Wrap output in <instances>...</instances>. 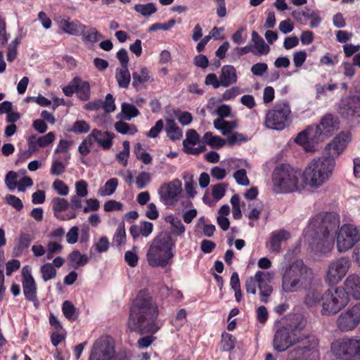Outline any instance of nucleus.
Returning a JSON list of instances; mask_svg holds the SVG:
<instances>
[{"instance_id":"nucleus-2","label":"nucleus","mask_w":360,"mask_h":360,"mask_svg":"<svg viewBox=\"0 0 360 360\" xmlns=\"http://www.w3.org/2000/svg\"><path fill=\"white\" fill-rule=\"evenodd\" d=\"M306 326L307 320L301 314H289L283 318L274 336V350L282 352L302 343L289 352L288 360H307V356L316 354L319 340L305 333Z\"/></svg>"},{"instance_id":"nucleus-14","label":"nucleus","mask_w":360,"mask_h":360,"mask_svg":"<svg viewBox=\"0 0 360 360\" xmlns=\"http://www.w3.org/2000/svg\"><path fill=\"white\" fill-rule=\"evenodd\" d=\"M340 128L339 119L332 115L326 114L321 119L319 124L314 127L315 139L316 141H323Z\"/></svg>"},{"instance_id":"nucleus-6","label":"nucleus","mask_w":360,"mask_h":360,"mask_svg":"<svg viewBox=\"0 0 360 360\" xmlns=\"http://www.w3.org/2000/svg\"><path fill=\"white\" fill-rule=\"evenodd\" d=\"M336 166L333 157L323 154L314 158L307 167L304 174L312 187L318 188L327 182L332 176Z\"/></svg>"},{"instance_id":"nucleus-43","label":"nucleus","mask_w":360,"mask_h":360,"mask_svg":"<svg viewBox=\"0 0 360 360\" xmlns=\"http://www.w3.org/2000/svg\"><path fill=\"white\" fill-rule=\"evenodd\" d=\"M313 12L314 11L309 8H305L302 11H294L292 13V16L298 22L305 24L307 19L313 17Z\"/></svg>"},{"instance_id":"nucleus-7","label":"nucleus","mask_w":360,"mask_h":360,"mask_svg":"<svg viewBox=\"0 0 360 360\" xmlns=\"http://www.w3.org/2000/svg\"><path fill=\"white\" fill-rule=\"evenodd\" d=\"M301 174L289 165L276 167L272 174L273 191L276 193L297 191Z\"/></svg>"},{"instance_id":"nucleus-27","label":"nucleus","mask_w":360,"mask_h":360,"mask_svg":"<svg viewBox=\"0 0 360 360\" xmlns=\"http://www.w3.org/2000/svg\"><path fill=\"white\" fill-rule=\"evenodd\" d=\"M165 220L172 225V229L170 231H162V233H169L173 238H174V236H181L184 233L185 226L178 217L169 215L166 217Z\"/></svg>"},{"instance_id":"nucleus-52","label":"nucleus","mask_w":360,"mask_h":360,"mask_svg":"<svg viewBox=\"0 0 360 360\" xmlns=\"http://www.w3.org/2000/svg\"><path fill=\"white\" fill-rule=\"evenodd\" d=\"M6 202L14 207L16 210L20 211L23 208L22 200L15 195L8 194L5 197Z\"/></svg>"},{"instance_id":"nucleus-31","label":"nucleus","mask_w":360,"mask_h":360,"mask_svg":"<svg viewBox=\"0 0 360 360\" xmlns=\"http://www.w3.org/2000/svg\"><path fill=\"white\" fill-rule=\"evenodd\" d=\"M115 78L120 87L127 88L131 81V75L128 68H117L115 71Z\"/></svg>"},{"instance_id":"nucleus-63","label":"nucleus","mask_w":360,"mask_h":360,"mask_svg":"<svg viewBox=\"0 0 360 360\" xmlns=\"http://www.w3.org/2000/svg\"><path fill=\"white\" fill-rule=\"evenodd\" d=\"M87 187L88 184L85 181L81 180L77 181L75 184L76 195L81 197H86L88 195Z\"/></svg>"},{"instance_id":"nucleus-5","label":"nucleus","mask_w":360,"mask_h":360,"mask_svg":"<svg viewBox=\"0 0 360 360\" xmlns=\"http://www.w3.org/2000/svg\"><path fill=\"white\" fill-rule=\"evenodd\" d=\"M176 239L167 233H160L151 241L146 252L148 265L165 268L171 265L174 257Z\"/></svg>"},{"instance_id":"nucleus-24","label":"nucleus","mask_w":360,"mask_h":360,"mask_svg":"<svg viewBox=\"0 0 360 360\" xmlns=\"http://www.w3.org/2000/svg\"><path fill=\"white\" fill-rule=\"evenodd\" d=\"M221 86L228 87L236 83L238 77L236 68L231 65H224L219 75Z\"/></svg>"},{"instance_id":"nucleus-40","label":"nucleus","mask_w":360,"mask_h":360,"mask_svg":"<svg viewBox=\"0 0 360 360\" xmlns=\"http://www.w3.org/2000/svg\"><path fill=\"white\" fill-rule=\"evenodd\" d=\"M34 240V237L29 233H20L16 247L18 251L22 252L29 248L30 243Z\"/></svg>"},{"instance_id":"nucleus-58","label":"nucleus","mask_w":360,"mask_h":360,"mask_svg":"<svg viewBox=\"0 0 360 360\" xmlns=\"http://www.w3.org/2000/svg\"><path fill=\"white\" fill-rule=\"evenodd\" d=\"M56 135L53 132H49L47 134L43 136L38 137L37 139V144L39 147L44 148L51 143H53L55 140Z\"/></svg>"},{"instance_id":"nucleus-22","label":"nucleus","mask_w":360,"mask_h":360,"mask_svg":"<svg viewBox=\"0 0 360 360\" xmlns=\"http://www.w3.org/2000/svg\"><path fill=\"white\" fill-rule=\"evenodd\" d=\"M295 141L302 146L305 150L311 152L314 150V146L310 144V141L318 143L315 139V131L314 127H309L306 130L298 134Z\"/></svg>"},{"instance_id":"nucleus-41","label":"nucleus","mask_w":360,"mask_h":360,"mask_svg":"<svg viewBox=\"0 0 360 360\" xmlns=\"http://www.w3.org/2000/svg\"><path fill=\"white\" fill-rule=\"evenodd\" d=\"M42 279L44 281L53 279L56 276V270L53 264L45 263L40 268Z\"/></svg>"},{"instance_id":"nucleus-36","label":"nucleus","mask_w":360,"mask_h":360,"mask_svg":"<svg viewBox=\"0 0 360 360\" xmlns=\"http://www.w3.org/2000/svg\"><path fill=\"white\" fill-rule=\"evenodd\" d=\"M132 86L138 89L139 86L150 79L149 72L146 68H142L140 72L132 73Z\"/></svg>"},{"instance_id":"nucleus-28","label":"nucleus","mask_w":360,"mask_h":360,"mask_svg":"<svg viewBox=\"0 0 360 360\" xmlns=\"http://www.w3.org/2000/svg\"><path fill=\"white\" fill-rule=\"evenodd\" d=\"M214 127L215 129L221 131L224 136L229 135L237 128L238 123L236 120L226 121L224 119H215L214 120Z\"/></svg>"},{"instance_id":"nucleus-34","label":"nucleus","mask_w":360,"mask_h":360,"mask_svg":"<svg viewBox=\"0 0 360 360\" xmlns=\"http://www.w3.org/2000/svg\"><path fill=\"white\" fill-rule=\"evenodd\" d=\"M75 93L77 97L84 101H86L90 98V85L88 82L83 81L79 78L76 86Z\"/></svg>"},{"instance_id":"nucleus-50","label":"nucleus","mask_w":360,"mask_h":360,"mask_svg":"<svg viewBox=\"0 0 360 360\" xmlns=\"http://www.w3.org/2000/svg\"><path fill=\"white\" fill-rule=\"evenodd\" d=\"M233 177L239 185L246 186L250 184V181L247 176L246 170L244 169H240L235 172L233 174Z\"/></svg>"},{"instance_id":"nucleus-39","label":"nucleus","mask_w":360,"mask_h":360,"mask_svg":"<svg viewBox=\"0 0 360 360\" xmlns=\"http://www.w3.org/2000/svg\"><path fill=\"white\" fill-rule=\"evenodd\" d=\"M134 10L144 17H149L156 13L157 8L154 3H148L146 4H136Z\"/></svg>"},{"instance_id":"nucleus-48","label":"nucleus","mask_w":360,"mask_h":360,"mask_svg":"<svg viewBox=\"0 0 360 360\" xmlns=\"http://www.w3.org/2000/svg\"><path fill=\"white\" fill-rule=\"evenodd\" d=\"M151 180L150 174L146 172H141L136 179V184L139 189L144 188Z\"/></svg>"},{"instance_id":"nucleus-33","label":"nucleus","mask_w":360,"mask_h":360,"mask_svg":"<svg viewBox=\"0 0 360 360\" xmlns=\"http://www.w3.org/2000/svg\"><path fill=\"white\" fill-rule=\"evenodd\" d=\"M323 302V294L317 289L309 290L304 298V303L309 307H315Z\"/></svg>"},{"instance_id":"nucleus-26","label":"nucleus","mask_w":360,"mask_h":360,"mask_svg":"<svg viewBox=\"0 0 360 360\" xmlns=\"http://www.w3.org/2000/svg\"><path fill=\"white\" fill-rule=\"evenodd\" d=\"M290 238V233L285 230H278L272 233L270 239L271 249L273 252H278L281 250V243Z\"/></svg>"},{"instance_id":"nucleus-23","label":"nucleus","mask_w":360,"mask_h":360,"mask_svg":"<svg viewBox=\"0 0 360 360\" xmlns=\"http://www.w3.org/2000/svg\"><path fill=\"white\" fill-rule=\"evenodd\" d=\"M91 136L104 150H108L112 147V139L115 136L114 133L102 131L96 129L92 130Z\"/></svg>"},{"instance_id":"nucleus-47","label":"nucleus","mask_w":360,"mask_h":360,"mask_svg":"<svg viewBox=\"0 0 360 360\" xmlns=\"http://www.w3.org/2000/svg\"><path fill=\"white\" fill-rule=\"evenodd\" d=\"M186 311L184 309H181L177 313L175 319L172 321V324L176 328V330H179L186 323Z\"/></svg>"},{"instance_id":"nucleus-45","label":"nucleus","mask_w":360,"mask_h":360,"mask_svg":"<svg viewBox=\"0 0 360 360\" xmlns=\"http://www.w3.org/2000/svg\"><path fill=\"white\" fill-rule=\"evenodd\" d=\"M62 310H63V313L64 316L68 319H69V320H75L76 319V316H75V312H76V309L71 302H70L68 300L65 301L63 303Z\"/></svg>"},{"instance_id":"nucleus-56","label":"nucleus","mask_w":360,"mask_h":360,"mask_svg":"<svg viewBox=\"0 0 360 360\" xmlns=\"http://www.w3.org/2000/svg\"><path fill=\"white\" fill-rule=\"evenodd\" d=\"M247 137L243 134L234 132L229 134L226 139V142L229 146H233L236 143H240L243 141H246Z\"/></svg>"},{"instance_id":"nucleus-16","label":"nucleus","mask_w":360,"mask_h":360,"mask_svg":"<svg viewBox=\"0 0 360 360\" xmlns=\"http://www.w3.org/2000/svg\"><path fill=\"white\" fill-rule=\"evenodd\" d=\"M351 141V134L349 132L342 131L327 144L324 149V154L333 157L334 160L343 152L347 143Z\"/></svg>"},{"instance_id":"nucleus-19","label":"nucleus","mask_w":360,"mask_h":360,"mask_svg":"<svg viewBox=\"0 0 360 360\" xmlns=\"http://www.w3.org/2000/svg\"><path fill=\"white\" fill-rule=\"evenodd\" d=\"M52 210L54 217L61 221H67L75 219L77 216L75 212L69 211L65 214H61L60 212L65 211L70 207V202L65 198L55 197L51 200Z\"/></svg>"},{"instance_id":"nucleus-9","label":"nucleus","mask_w":360,"mask_h":360,"mask_svg":"<svg viewBox=\"0 0 360 360\" xmlns=\"http://www.w3.org/2000/svg\"><path fill=\"white\" fill-rule=\"evenodd\" d=\"M291 115V108L288 102L276 103L271 110L266 112L264 125L270 129L283 130L290 125Z\"/></svg>"},{"instance_id":"nucleus-51","label":"nucleus","mask_w":360,"mask_h":360,"mask_svg":"<svg viewBox=\"0 0 360 360\" xmlns=\"http://www.w3.org/2000/svg\"><path fill=\"white\" fill-rule=\"evenodd\" d=\"M90 130V126L89 124L84 120H77L76 121L70 131L75 132V133H86Z\"/></svg>"},{"instance_id":"nucleus-49","label":"nucleus","mask_w":360,"mask_h":360,"mask_svg":"<svg viewBox=\"0 0 360 360\" xmlns=\"http://www.w3.org/2000/svg\"><path fill=\"white\" fill-rule=\"evenodd\" d=\"M199 135L195 129H188L186 131V139L183 141L184 149L188 148L187 143L195 145L199 141Z\"/></svg>"},{"instance_id":"nucleus-15","label":"nucleus","mask_w":360,"mask_h":360,"mask_svg":"<svg viewBox=\"0 0 360 360\" xmlns=\"http://www.w3.org/2000/svg\"><path fill=\"white\" fill-rule=\"evenodd\" d=\"M338 113L345 119L360 117V96H348L339 103Z\"/></svg>"},{"instance_id":"nucleus-61","label":"nucleus","mask_w":360,"mask_h":360,"mask_svg":"<svg viewBox=\"0 0 360 360\" xmlns=\"http://www.w3.org/2000/svg\"><path fill=\"white\" fill-rule=\"evenodd\" d=\"M268 65L265 63H257L251 67L252 73L257 77H262L267 71Z\"/></svg>"},{"instance_id":"nucleus-17","label":"nucleus","mask_w":360,"mask_h":360,"mask_svg":"<svg viewBox=\"0 0 360 360\" xmlns=\"http://www.w3.org/2000/svg\"><path fill=\"white\" fill-rule=\"evenodd\" d=\"M273 277V274L269 271H258L256 272V280L259 290L260 300L264 303L267 302V298L273 292V288L270 285Z\"/></svg>"},{"instance_id":"nucleus-42","label":"nucleus","mask_w":360,"mask_h":360,"mask_svg":"<svg viewBox=\"0 0 360 360\" xmlns=\"http://www.w3.org/2000/svg\"><path fill=\"white\" fill-rule=\"evenodd\" d=\"M236 338L224 333L221 335V347L223 351H230L235 347Z\"/></svg>"},{"instance_id":"nucleus-13","label":"nucleus","mask_w":360,"mask_h":360,"mask_svg":"<svg viewBox=\"0 0 360 360\" xmlns=\"http://www.w3.org/2000/svg\"><path fill=\"white\" fill-rule=\"evenodd\" d=\"M351 266L348 257H341L331 262L328 268L326 281L330 285L339 283L346 275Z\"/></svg>"},{"instance_id":"nucleus-21","label":"nucleus","mask_w":360,"mask_h":360,"mask_svg":"<svg viewBox=\"0 0 360 360\" xmlns=\"http://www.w3.org/2000/svg\"><path fill=\"white\" fill-rule=\"evenodd\" d=\"M347 299L352 296L355 300L360 299V276L352 274L349 275L345 281L343 288Z\"/></svg>"},{"instance_id":"nucleus-57","label":"nucleus","mask_w":360,"mask_h":360,"mask_svg":"<svg viewBox=\"0 0 360 360\" xmlns=\"http://www.w3.org/2000/svg\"><path fill=\"white\" fill-rule=\"evenodd\" d=\"M53 189L60 195H67L69 193V187L60 179H56L53 183Z\"/></svg>"},{"instance_id":"nucleus-35","label":"nucleus","mask_w":360,"mask_h":360,"mask_svg":"<svg viewBox=\"0 0 360 360\" xmlns=\"http://www.w3.org/2000/svg\"><path fill=\"white\" fill-rule=\"evenodd\" d=\"M68 260L70 265L74 266L75 269L79 266H84L88 262L86 255H82L79 250H74L68 255Z\"/></svg>"},{"instance_id":"nucleus-30","label":"nucleus","mask_w":360,"mask_h":360,"mask_svg":"<svg viewBox=\"0 0 360 360\" xmlns=\"http://www.w3.org/2000/svg\"><path fill=\"white\" fill-rule=\"evenodd\" d=\"M165 131L167 136L172 141L179 140L183 136L182 130L173 119L166 120Z\"/></svg>"},{"instance_id":"nucleus-54","label":"nucleus","mask_w":360,"mask_h":360,"mask_svg":"<svg viewBox=\"0 0 360 360\" xmlns=\"http://www.w3.org/2000/svg\"><path fill=\"white\" fill-rule=\"evenodd\" d=\"M175 23L176 20L174 19H171L165 23L157 22L149 27L148 32H152L158 30H168L171 29L175 25Z\"/></svg>"},{"instance_id":"nucleus-11","label":"nucleus","mask_w":360,"mask_h":360,"mask_svg":"<svg viewBox=\"0 0 360 360\" xmlns=\"http://www.w3.org/2000/svg\"><path fill=\"white\" fill-rule=\"evenodd\" d=\"M335 356L343 360L360 359V338H342L334 341L330 346Z\"/></svg>"},{"instance_id":"nucleus-25","label":"nucleus","mask_w":360,"mask_h":360,"mask_svg":"<svg viewBox=\"0 0 360 360\" xmlns=\"http://www.w3.org/2000/svg\"><path fill=\"white\" fill-rule=\"evenodd\" d=\"M60 26L65 33L79 35L84 32L86 26L78 20L70 21L69 20L62 19Z\"/></svg>"},{"instance_id":"nucleus-3","label":"nucleus","mask_w":360,"mask_h":360,"mask_svg":"<svg viewBox=\"0 0 360 360\" xmlns=\"http://www.w3.org/2000/svg\"><path fill=\"white\" fill-rule=\"evenodd\" d=\"M158 315L156 302L148 292L141 290L130 308L128 329L141 335L155 334L162 325L158 319Z\"/></svg>"},{"instance_id":"nucleus-20","label":"nucleus","mask_w":360,"mask_h":360,"mask_svg":"<svg viewBox=\"0 0 360 360\" xmlns=\"http://www.w3.org/2000/svg\"><path fill=\"white\" fill-rule=\"evenodd\" d=\"M181 192V183L179 179H175L168 184L160 188L159 193L164 201L174 200Z\"/></svg>"},{"instance_id":"nucleus-53","label":"nucleus","mask_w":360,"mask_h":360,"mask_svg":"<svg viewBox=\"0 0 360 360\" xmlns=\"http://www.w3.org/2000/svg\"><path fill=\"white\" fill-rule=\"evenodd\" d=\"M104 36L99 33L96 28H91L88 33L83 34L84 41L94 43L101 39H103Z\"/></svg>"},{"instance_id":"nucleus-59","label":"nucleus","mask_w":360,"mask_h":360,"mask_svg":"<svg viewBox=\"0 0 360 360\" xmlns=\"http://www.w3.org/2000/svg\"><path fill=\"white\" fill-rule=\"evenodd\" d=\"M79 81V77H75L70 82L68 86L63 88V92L66 96L70 97L75 93L76 86Z\"/></svg>"},{"instance_id":"nucleus-55","label":"nucleus","mask_w":360,"mask_h":360,"mask_svg":"<svg viewBox=\"0 0 360 360\" xmlns=\"http://www.w3.org/2000/svg\"><path fill=\"white\" fill-rule=\"evenodd\" d=\"M101 108L106 112H112L115 110V99L112 94H108L105 96V101H102Z\"/></svg>"},{"instance_id":"nucleus-29","label":"nucleus","mask_w":360,"mask_h":360,"mask_svg":"<svg viewBox=\"0 0 360 360\" xmlns=\"http://www.w3.org/2000/svg\"><path fill=\"white\" fill-rule=\"evenodd\" d=\"M139 115V110L132 104L128 103H122L121 105V112L117 115V119L131 120Z\"/></svg>"},{"instance_id":"nucleus-46","label":"nucleus","mask_w":360,"mask_h":360,"mask_svg":"<svg viewBox=\"0 0 360 360\" xmlns=\"http://www.w3.org/2000/svg\"><path fill=\"white\" fill-rule=\"evenodd\" d=\"M93 145V139L91 138V134L88 135L83 141L80 143L78 148L79 153L83 155H87L91 150V147Z\"/></svg>"},{"instance_id":"nucleus-62","label":"nucleus","mask_w":360,"mask_h":360,"mask_svg":"<svg viewBox=\"0 0 360 360\" xmlns=\"http://www.w3.org/2000/svg\"><path fill=\"white\" fill-rule=\"evenodd\" d=\"M226 185L224 184H218L213 186L212 188V196L213 198L219 200L224 197L226 192Z\"/></svg>"},{"instance_id":"nucleus-4","label":"nucleus","mask_w":360,"mask_h":360,"mask_svg":"<svg viewBox=\"0 0 360 360\" xmlns=\"http://www.w3.org/2000/svg\"><path fill=\"white\" fill-rule=\"evenodd\" d=\"M281 288L284 292H297L307 288L313 280L312 270L302 260L281 268Z\"/></svg>"},{"instance_id":"nucleus-1","label":"nucleus","mask_w":360,"mask_h":360,"mask_svg":"<svg viewBox=\"0 0 360 360\" xmlns=\"http://www.w3.org/2000/svg\"><path fill=\"white\" fill-rule=\"evenodd\" d=\"M339 215L335 212H320L310 221L308 233L310 245L317 252H330L334 247L336 236L337 250L345 252L360 241V230L354 225L344 224L340 227Z\"/></svg>"},{"instance_id":"nucleus-64","label":"nucleus","mask_w":360,"mask_h":360,"mask_svg":"<svg viewBox=\"0 0 360 360\" xmlns=\"http://www.w3.org/2000/svg\"><path fill=\"white\" fill-rule=\"evenodd\" d=\"M360 51V45H354L352 44H345L343 45V51L346 57L349 58L354 56Z\"/></svg>"},{"instance_id":"nucleus-18","label":"nucleus","mask_w":360,"mask_h":360,"mask_svg":"<svg viewBox=\"0 0 360 360\" xmlns=\"http://www.w3.org/2000/svg\"><path fill=\"white\" fill-rule=\"evenodd\" d=\"M31 270L29 266H25L22 269V289L25 298L29 301H34L37 299V286Z\"/></svg>"},{"instance_id":"nucleus-44","label":"nucleus","mask_w":360,"mask_h":360,"mask_svg":"<svg viewBox=\"0 0 360 360\" xmlns=\"http://www.w3.org/2000/svg\"><path fill=\"white\" fill-rule=\"evenodd\" d=\"M126 241V232L124 229V222H121L113 236V242L117 245L121 246L125 243Z\"/></svg>"},{"instance_id":"nucleus-12","label":"nucleus","mask_w":360,"mask_h":360,"mask_svg":"<svg viewBox=\"0 0 360 360\" xmlns=\"http://www.w3.org/2000/svg\"><path fill=\"white\" fill-rule=\"evenodd\" d=\"M337 326L342 332L355 329L360 323V303H357L342 312L336 321Z\"/></svg>"},{"instance_id":"nucleus-37","label":"nucleus","mask_w":360,"mask_h":360,"mask_svg":"<svg viewBox=\"0 0 360 360\" xmlns=\"http://www.w3.org/2000/svg\"><path fill=\"white\" fill-rule=\"evenodd\" d=\"M120 120L115 124V130L122 134H134L137 132V128L134 124H129Z\"/></svg>"},{"instance_id":"nucleus-32","label":"nucleus","mask_w":360,"mask_h":360,"mask_svg":"<svg viewBox=\"0 0 360 360\" xmlns=\"http://www.w3.org/2000/svg\"><path fill=\"white\" fill-rule=\"evenodd\" d=\"M252 41L257 51L256 54L266 55L269 52V46L265 43L263 38L261 37L256 31L252 32Z\"/></svg>"},{"instance_id":"nucleus-10","label":"nucleus","mask_w":360,"mask_h":360,"mask_svg":"<svg viewBox=\"0 0 360 360\" xmlns=\"http://www.w3.org/2000/svg\"><path fill=\"white\" fill-rule=\"evenodd\" d=\"M349 299L344 288L339 287L328 289L323 294L321 313L323 315H333L340 311L348 303Z\"/></svg>"},{"instance_id":"nucleus-38","label":"nucleus","mask_w":360,"mask_h":360,"mask_svg":"<svg viewBox=\"0 0 360 360\" xmlns=\"http://www.w3.org/2000/svg\"><path fill=\"white\" fill-rule=\"evenodd\" d=\"M118 185V180L116 178L110 179L104 186L98 191V194L101 196H108L112 195L116 190Z\"/></svg>"},{"instance_id":"nucleus-8","label":"nucleus","mask_w":360,"mask_h":360,"mask_svg":"<svg viewBox=\"0 0 360 360\" xmlns=\"http://www.w3.org/2000/svg\"><path fill=\"white\" fill-rule=\"evenodd\" d=\"M131 356V354L126 350L116 355L113 339L110 336H102L94 342L89 360H129Z\"/></svg>"},{"instance_id":"nucleus-60","label":"nucleus","mask_w":360,"mask_h":360,"mask_svg":"<svg viewBox=\"0 0 360 360\" xmlns=\"http://www.w3.org/2000/svg\"><path fill=\"white\" fill-rule=\"evenodd\" d=\"M18 174L13 171H10L7 173L5 178V184L10 190H13L17 186Z\"/></svg>"}]
</instances>
